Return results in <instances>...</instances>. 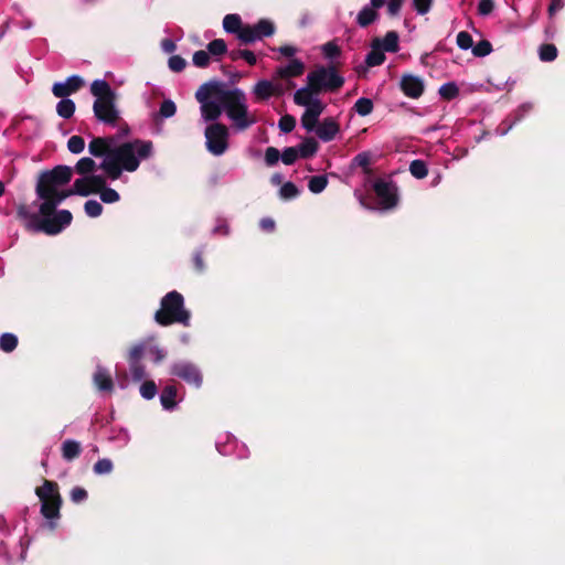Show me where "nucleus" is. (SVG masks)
Returning a JSON list of instances; mask_svg holds the SVG:
<instances>
[{"mask_svg": "<svg viewBox=\"0 0 565 565\" xmlns=\"http://www.w3.org/2000/svg\"><path fill=\"white\" fill-rule=\"evenodd\" d=\"M85 86V81L79 75H72L65 82H56L52 86V94L56 98H67L79 92Z\"/></svg>", "mask_w": 565, "mask_h": 565, "instance_id": "nucleus-14", "label": "nucleus"}, {"mask_svg": "<svg viewBox=\"0 0 565 565\" xmlns=\"http://www.w3.org/2000/svg\"><path fill=\"white\" fill-rule=\"evenodd\" d=\"M373 190L382 210H392L397 206V186L393 181L379 179L374 182Z\"/></svg>", "mask_w": 565, "mask_h": 565, "instance_id": "nucleus-11", "label": "nucleus"}, {"mask_svg": "<svg viewBox=\"0 0 565 565\" xmlns=\"http://www.w3.org/2000/svg\"><path fill=\"white\" fill-rule=\"evenodd\" d=\"M214 93L235 128L245 130L256 122L248 116L247 97L241 88L227 89L226 84L220 81V89L214 88Z\"/></svg>", "mask_w": 565, "mask_h": 565, "instance_id": "nucleus-3", "label": "nucleus"}, {"mask_svg": "<svg viewBox=\"0 0 565 565\" xmlns=\"http://www.w3.org/2000/svg\"><path fill=\"white\" fill-rule=\"evenodd\" d=\"M539 55L543 62H553L557 57V49L551 43L542 44L540 46Z\"/></svg>", "mask_w": 565, "mask_h": 565, "instance_id": "nucleus-40", "label": "nucleus"}, {"mask_svg": "<svg viewBox=\"0 0 565 565\" xmlns=\"http://www.w3.org/2000/svg\"><path fill=\"white\" fill-rule=\"evenodd\" d=\"M305 72V64L298 58L291 60L288 65L278 67L276 74L280 78H291L302 75Z\"/></svg>", "mask_w": 565, "mask_h": 565, "instance_id": "nucleus-21", "label": "nucleus"}, {"mask_svg": "<svg viewBox=\"0 0 565 565\" xmlns=\"http://www.w3.org/2000/svg\"><path fill=\"white\" fill-rule=\"evenodd\" d=\"M238 41L243 45H249L254 42L262 40L258 35L257 31H255V26L250 24H245L242 32L238 34Z\"/></svg>", "mask_w": 565, "mask_h": 565, "instance_id": "nucleus-31", "label": "nucleus"}, {"mask_svg": "<svg viewBox=\"0 0 565 565\" xmlns=\"http://www.w3.org/2000/svg\"><path fill=\"white\" fill-rule=\"evenodd\" d=\"M245 24H243L242 19L238 14H226L223 19V29L227 33L236 34L238 38L239 32H242Z\"/></svg>", "mask_w": 565, "mask_h": 565, "instance_id": "nucleus-26", "label": "nucleus"}, {"mask_svg": "<svg viewBox=\"0 0 565 565\" xmlns=\"http://www.w3.org/2000/svg\"><path fill=\"white\" fill-rule=\"evenodd\" d=\"M70 497L74 503H81L87 499L88 493L84 488L75 487L71 490Z\"/></svg>", "mask_w": 565, "mask_h": 565, "instance_id": "nucleus-62", "label": "nucleus"}, {"mask_svg": "<svg viewBox=\"0 0 565 565\" xmlns=\"http://www.w3.org/2000/svg\"><path fill=\"white\" fill-rule=\"evenodd\" d=\"M169 68L175 73L182 72L186 66V61L180 55H172L168 61Z\"/></svg>", "mask_w": 565, "mask_h": 565, "instance_id": "nucleus-57", "label": "nucleus"}, {"mask_svg": "<svg viewBox=\"0 0 565 565\" xmlns=\"http://www.w3.org/2000/svg\"><path fill=\"white\" fill-rule=\"evenodd\" d=\"M491 52H492V44L488 40H481L475 46H472V53L475 56H478V57L487 56Z\"/></svg>", "mask_w": 565, "mask_h": 565, "instance_id": "nucleus-45", "label": "nucleus"}, {"mask_svg": "<svg viewBox=\"0 0 565 565\" xmlns=\"http://www.w3.org/2000/svg\"><path fill=\"white\" fill-rule=\"evenodd\" d=\"M433 2L434 0H413V8L418 14L424 15L430 11Z\"/></svg>", "mask_w": 565, "mask_h": 565, "instance_id": "nucleus-60", "label": "nucleus"}, {"mask_svg": "<svg viewBox=\"0 0 565 565\" xmlns=\"http://www.w3.org/2000/svg\"><path fill=\"white\" fill-rule=\"evenodd\" d=\"M280 158V152L275 147H268L265 151V162L267 166H275Z\"/></svg>", "mask_w": 565, "mask_h": 565, "instance_id": "nucleus-61", "label": "nucleus"}, {"mask_svg": "<svg viewBox=\"0 0 565 565\" xmlns=\"http://www.w3.org/2000/svg\"><path fill=\"white\" fill-rule=\"evenodd\" d=\"M96 162L92 158L84 157L76 162L74 170L76 171V173L84 177L94 172L96 170Z\"/></svg>", "mask_w": 565, "mask_h": 565, "instance_id": "nucleus-33", "label": "nucleus"}, {"mask_svg": "<svg viewBox=\"0 0 565 565\" xmlns=\"http://www.w3.org/2000/svg\"><path fill=\"white\" fill-rule=\"evenodd\" d=\"M380 14L377 10L372 7L365 6L356 15V23L361 28H367L370 24L379 19Z\"/></svg>", "mask_w": 565, "mask_h": 565, "instance_id": "nucleus-27", "label": "nucleus"}, {"mask_svg": "<svg viewBox=\"0 0 565 565\" xmlns=\"http://www.w3.org/2000/svg\"><path fill=\"white\" fill-rule=\"evenodd\" d=\"M254 93L259 99H268L274 94V86L269 81H259L255 87Z\"/></svg>", "mask_w": 565, "mask_h": 565, "instance_id": "nucleus-35", "label": "nucleus"}, {"mask_svg": "<svg viewBox=\"0 0 565 565\" xmlns=\"http://www.w3.org/2000/svg\"><path fill=\"white\" fill-rule=\"evenodd\" d=\"M73 177V168L68 166H56L51 170L42 171L39 174L35 192L39 199H46V193L67 184Z\"/></svg>", "mask_w": 565, "mask_h": 565, "instance_id": "nucleus-7", "label": "nucleus"}, {"mask_svg": "<svg viewBox=\"0 0 565 565\" xmlns=\"http://www.w3.org/2000/svg\"><path fill=\"white\" fill-rule=\"evenodd\" d=\"M115 137H94L88 143V152L95 158H111L114 151Z\"/></svg>", "mask_w": 565, "mask_h": 565, "instance_id": "nucleus-15", "label": "nucleus"}, {"mask_svg": "<svg viewBox=\"0 0 565 565\" xmlns=\"http://www.w3.org/2000/svg\"><path fill=\"white\" fill-rule=\"evenodd\" d=\"M171 374L180 377L184 382L195 387H200L203 383V375L200 369L186 361L174 363L171 367Z\"/></svg>", "mask_w": 565, "mask_h": 565, "instance_id": "nucleus-12", "label": "nucleus"}, {"mask_svg": "<svg viewBox=\"0 0 565 565\" xmlns=\"http://www.w3.org/2000/svg\"><path fill=\"white\" fill-rule=\"evenodd\" d=\"M494 10V0H480L478 3V13L489 15Z\"/></svg>", "mask_w": 565, "mask_h": 565, "instance_id": "nucleus-63", "label": "nucleus"}, {"mask_svg": "<svg viewBox=\"0 0 565 565\" xmlns=\"http://www.w3.org/2000/svg\"><path fill=\"white\" fill-rule=\"evenodd\" d=\"M114 465L113 461L108 458L99 459L97 462H95L93 467V471L96 475H107L113 471Z\"/></svg>", "mask_w": 565, "mask_h": 565, "instance_id": "nucleus-46", "label": "nucleus"}, {"mask_svg": "<svg viewBox=\"0 0 565 565\" xmlns=\"http://www.w3.org/2000/svg\"><path fill=\"white\" fill-rule=\"evenodd\" d=\"M373 108L374 104L372 99L367 97L359 98L353 106V110H355L362 117L370 115L373 111Z\"/></svg>", "mask_w": 565, "mask_h": 565, "instance_id": "nucleus-37", "label": "nucleus"}, {"mask_svg": "<svg viewBox=\"0 0 565 565\" xmlns=\"http://www.w3.org/2000/svg\"><path fill=\"white\" fill-rule=\"evenodd\" d=\"M17 218L30 233H44L53 236L71 225L73 215L68 210H56L46 214L32 213L28 205L17 207Z\"/></svg>", "mask_w": 565, "mask_h": 565, "instance_id": "nucleus-2", "label": "nucleus"}, {"mask_svg": "<svg viewBox=\"0 0 565 565\" xmlns=\"http://www.w3.org/2000/svg\"><path fill=\"white\" fill-rule=\"evenodd\" d=\"M398 39L399 36L396 31H388L383 40H380V46L383 51L396 53L399 50Z\"/></svg>", "mask_w": 565, "mask_h": 565, "instance_id": "nucleus-29", "label": "nucleus"}, {"mask_svg": "<svg viewBox=\"0 0 565 565\" xmlns=\"http://www.w3.org/2000/svg\"><path fill=\"white\" fill-rule=\"evenodd\" d=\"M253 25L255 26V31H257L262 40L264 38H269L274 35L276 31L274 22H271L268 19H260L257 23Z\"/></svg>", "mask_w": 565, "mask_h": 565, "instance_id": "nucleus-32", "label": "nucleus"}, {"mask_svg": "<svg viewBox=\"0 0 565 565\" xmlns=\"http://www.w3.org/2000/svg\"><path fill=\"white\" fill-rule=\"evenodd\" d=\"M85 140L81 136H72L67 141V149L74 154H78L84 151Z\"/></svg>", "mask_w": 565, "mask_h": 565, "instance_id": "nucleus-43", "label": "nucleus"}, {"mask_svg": "<svg viewBox=\"0 0 565 565\" xmlns=\"http://www.w3.org/2000/svg\"><path fill=\"white\" fill-rule=\"evenodd\" d=\"M145 348L141 344L135 345L130 349L129 352V362H140L142 355H143Z\"/></svg>", "mask_w": 565, "mask_h": 565, "instance_id": "nucleus-64", "label": "nucleus"}, {"mask_svg": "<svg viewBox=\"0 0 565 565\" xmlns=\"http://www.w3.org/2000/svg\"><path fill=\"white\" fill-rule=\"evenodd\" d=\"M280 196L285 200H291L299 195V189L292 182H286L280 188Z\"/></svg>", "mask_w": 565, "mask_h": 565, "instance_id": "nucleus-48", "label": "nucleus"}, {"mask_svg": "<svg viewBox=\"0 0 565 565\" xmlns=\"http://www.w3.org/2000/svg\"><path fill=\"white\" fill-rule=\"evenodd\" d=\"M457 45L461 50H468V49L472 47V45H473L472 36L466 31L459 32L457 34Z\"/></svg>", "mask_w": 565, "mask_h": 565, "instance_id": "nucleus-59", "label": "nucleus"}, {"mask_svg": "<svg viewBox=\"0 0 565 565\" xmlns=\"http://www.w3.org/2000/svg\"><path fill=\"white\" fill-rule=\"evenodd\" d=\"M441 98L446 100L455 99L459 95V88L455 82L445 83L438 90Z\"/></svg>", "mask_w": 565, "mask_h": 565, "instance_id": "nucleus-39", "label": "nucleus"}, {"mask_svg": "<svg viewBox=\"0 0 565 565\" xmlns=\"http://www.w3.org/2000/svg\"><path fill=\"white\" fill-rule=\"evenodd\" d=\"M153 145L150 140L135 139L124 142L114 148L111 158H105L99 164L110 180H117L121 177L122 171L135 172L140 160L151 157Z\"/></svg>", "mask_w": 565, "mask_h": 565, "instance_id": "nucleus-1", "label": "nucleus"}, {"mask_svg": "<svg viewBox=\"0 0 565 565\" xmlns=\"http://www.w3.org/2000/svg\"><path fill=\"white\" fill-rule=\"evenodd\" d=\"M228 57L233 62L239 58H244L247 62V64L252 66L255 65L257 62L256 55L254 54V52L249 50H232L231 52H228Z\"/></svg>", "mask_w": 565, "mask_h": 565, "instance_id": "nucleus-36", "label": "nucleus"}, {"mask_svg": "<svg viewBox=\"0 0 565 565\" xmlns=\"http://www.w3.org/2000/svg\"><path fill=\"white\" fill-rule=\"evenodd\" d=\"M340 131V126L333 117H327L316 128V135L324 142L335 138Z\"/></svg>", "mask_w": 565, "mask_h": 565, "instance_id": "nucleus-18", "label": "nucleus"}, {"mask_svg": "<svg viewBox=\"0 0 565 565\" xmlns=\"http://www.w3.org/2000/svg\"><path fill=\"white\" fill-rule=\"evenodd\" d=\"M18 337L13 333L6 332L0 337V350L6 353L13 352L18 347Z\"/></svg>", "mask_w": 565, "mask_h": 565, "instance_id": "nucleus-34", "label": "nucleus"}, {"mask_svg": "<svg viewBox=\"0 0 565 565\" xmlns=\"http://www.w3.org/2000/svg\"><path fill=\"white\" fill-rule=\"evenodd\" d=\"M215 89H220V81H210L202 84L195 92V99L200 103L201 116L206 122H217L216 120L223 113V106L221 103L211 100V97H216Z\"/></svg>", "mask_w": 565, "mask_h": 565, "instance_id": "nucleus-6", "label": "nucleus"}, {"mask_svg": "<svg viewBox=\"0 0 565 565\" xmlns=\"http://www.w3.org/2000/svg\"><path fill=\"white\" fill-rule=\"evenodd\" d=\"M280 157L285 164L290 166V164L295 163V161L298 159L299 152L296 147H288V148L284 149Z\"/></svg>", "mask_w": 565, "mask_h": 565, "instance_id": "nucleus-55", "label": "nucleus"}, {"mask_svg": "<svg viewBox=\"0 0 565 565\" xmlns=\"http://www.w3.org/2000/svg\"><path fill=\"white\" fill-rule=\"evenodd\" d=\"M192 61L196 67L205 68L210 65L211 56L209 52L200 50L193 54Z\"/></svg>", "mask_w": 565, "mask_h": 565, "instance_id": "nucleus-47", "label": "nucleus"}, {"mask_svg": "<svg viewBox=\"0 0 565 565\" xmlns=\"http://www.w3.org/2000/svg\"><path fill=\"white\" fill-rule=\"evenodd\" d=\"M206 150L213 156L224 154L230 147V130L222 122H213L204 130Z\"/></svg>", "mask_w": 565, "mask_h": 565, "instance_id": "nucleus-9", "label": "nucleus"}, {"mask_svg": "<svg viewBox=\"0 0 565 565\" xmlns=\"http://www.w3.org/2000/svg\"><path fill=\"white\" fill-rule=\"evenodd\" d=\"M76 109L75 103L70 98H61L56 105V113L64 119H70Z\"/></svg>", "mask_w": 565, "mask_h": 565, "instance_id": "nucleus-30", "label": "nucleus"}, {"mask_svg": "<svg viewBox=\"0 0 565 565\" xmlns=\"http://www.w3.org/2000/svg\"><path fill=\"white\" fill-rule=\"evenodd\" d=\"M154 320L163 327L174 323L190 326L191 315L184 307L183 296L177 290L169 291L163 296L160 308L154 313Z\"/></svg>", "mask_w": 565, "mask_h": 565, "instance_id": "nucleus-4", "label": "nucleus"}, {"mask_svg": "<svg viewBox=\"0 0 565 565\" xmlns=\"http://www.w3.org/2000/svg\"><path fill=\"white\" fill-rule=\"evenodd\" d=\"M409 172L416 179H424L428 174L426 162L420 159L413 160L409 164Z\"/></svg>", "mask_w": 565, "mask_h": 565, "instance_id": "nucleus-38", "label": "nucleus"}, {"mask_svg": "<svg viewBox=\"0 0 565 565\" xmlns=\"http://www.w3.org/2000/svg\"><path fill=\"white\" fill-rule=\"evenodd\" d=\"M177 106L171 99H166L161 103L159 116L162 118H170L175 115Z\"/></svg>", "mask_w": 565, "mask_h": 565, "instance_id": "nucleus-50", "label": "nucleus"}, {"mask_svg": "<svg viewBox=\"0 0 565 565\" xmlns=\"http://www.w3.org/2000/svg\"><path fill=\"white\" fill-rule=\"evenodd\" d=\"M310 87L319 94L322 92H338L344 84V78L338 74L334 65L318 66L307 75Z\"/></svg>", "mask_w": 565, "mask_h": 565, "instance_id": "nucleus-8", "label": "nucleus"}, {"mask_svg": "<svg viewBox=\"0 0 565 565\" xmlns=\"http://www.w3.org/2000/svg\"><path fill=\"white\" fill-rule=\"evenodd\" d=\"M328 185V178L326 175L311 177L308 188L312 193H321Z\"/></svg>", "mask_w": 565, "mask_h": 565, "instance_id": "nucleus-42", "label": "nucleus"}, {"mask_svg": "<svg viewBox=\"0 0 565 565\" xmlns=\"http://www.w3.org/2000/svg\"><path fill=\"white\" fill-rule=\"evenodd\" d=\"M319 95V93L310 87L309 82H307L306 87L299 88L295 95H294V102L298 106L306 107L311 100L316 98V96Z\"/></svg>", "mask_w": 565, "mask_h": 565, "instance_id": "nucleus-23", "label": "nucleus"}, {"mask_svg": "<svg viewBox=\"0 0 565 565\" xmlns=\"http://www.w3.org/2000/svg\"><path fill=\"white\" fill-rule=\"evenodd\" d=\"M82 452L81 444L73 439H66L62 444V457L66 461H72L79 457Z\"/></svg>", "mask_w": 565, "mask_h": 565, "instance_id": "nucleus-25", "label": "nucleus"}, {"mask_svg": "<svg viewBox=\"0 0 565 565\" xmlns=\"http://www.w3.org/2000/svg\"><path fill=\"white\" fill-rule=\"evenodd\" d=\"M140 394L146 399H151L157 394V385L153 381H145L140 386Z\"/></svg>", "mask_w": 565, "mask_h": 565, "instance_id": "nucleus-52", "label": "nucleus"}, {"mask_svg": "<svg viewBox=\"0 0 565 565\" xmlns=\"http://www.w3.org/2000/svg\"><path fill=\"white\" fill-rule=\"evenodd\" d=\"M76 192H84L82 189H79V185L77 184L75 188L72 186L67 190L58 191L52 190L46 193V199H41L43 202L39 206V213L40 214H49L51 212H54L55 209L68 196L75 195Z\"/></svg>", "mask_w": 565, "mask_h": 565, "instance_id": "nucleus-13", "label": "nucleus"}, {"mask_svg": "<svg viewBox=\"0 0 565 565\" xmlns=\"http://www.w3.org/2000/svg\"><path fill=\"white\" fill-rule=\"evenodd\" d=\"M129 369L135 382H140L146 376V369L140 362H129Z\"/></svg>", "mask_w": 565, "mask_h": 565, "instance_id": "nucleus-56", "label": "nucleus"}, {"mask_svg": "<svg viewBox=\"0 0 565 565\" xmlns=\"http://www.w3.org/2000/svg\"><path fill=\"white\" fill-rule=\"evenodd\" d=\"M177 393L178 390L175 385H167L162 388L160 394V403L162 407L167 411H171L177 405Z\"/></svg>", "mask_w": 565, "mask_h": 565, "instance_id": "nucleus-24", "label": "nucleus"}, {"mask_svg": "<svg viewBox=\"0 0 565 565\" xmlns=\"http://www.w3.org/2000/svg\"><path fill=\"white\" fill-rule=\"evenodd\" d=\"M326 105L317 97L306 106V111L316 115L317 117H320Z\"/></svg>", "mask_w": 565, "mask_h": 565, "instance_id": "nucleus-58", "label": "nucleus"}, {"mask_svg": "<svg viewBox=\"0 0 565 565\" xmlns=\"http://www.w3.org/2000/svg\"><path fill=\"white\" fill-rule=\"evenodd\" d=\"M322 52L327 58L333 60L340 56L341 49L335 42L330 41L323 44Z\"/></svg>", "mask_w": 565, "mask_h": 565, "instance_id": "nucleus-53", "label": "nucleus"}, {"mask_svg": "<svg viewBox=\"0 0 565 565\" xmlns=\"http://www.w3.org/2000/svg\"><path fill=\"white\" fill-rule=\"evenodd\" d=\"M41 502V514L50 521L51 529L55 527V520L61 516L62 497L55 481L44 479L43 484L35 489Z\"/></svg>", "mask_w": 565, "mask_h": 565, "instance_id": "nucleus-5", "label": "nucleus"}, {"mask_svg": "<svg viewBox=\"0 0 565 565\" xmlns=\"http://www.w3.org/2000/svg\"><path fill=\"white\" fill-rule=\"evenodd\" d=\"M385 61V54L382 47L380 46V39H375L372 42V49L366 54L365 64L369 67L382 65Z\"/></svg>", "mask_w": 565, "mask_h": 565, "instance_id": "nucleus-22", "label": "nucleus"}, {"mask_svg": "<svg viewBox=\"0 0 565 565\" xmlns=\"http://www.w3.org/2000/svg\"><path fill=\"white\" fill-rule=\"evenodd\" d=\"M300 120L307 131H312L318 127L319 117L305 110Z\"/></svg>", "mask_w": 565, "mask_h": 565, "instance_id": "nucleus-49", "label": "nucleus"}, {"mask_svg": "<svg viewBox=\"0 0 565 565\" xmlns=\"http://www.w3.org/2000/svg\"><path fill=\"white\" fill-rule=\"evenodd\" d=\"M98 193L100 194V200L104 203H115L120 199L118 192L111 188H107L106 184Z\"/></svg>", "mask_w": 565, "mask_h": 565, "instance_id": "nucleus-51", "label": "nucleus"}, {"mask_svg": "<svg viewBox=\"0 0 565 565\" xmlns=\"http://www.w3.org/2000/svg\"><path fill=\"white\" fill-rule=\"evenodd\" d=\"M85 213L89 217H98L103 213V205L96 200H88L84 204Z\"/></svg>", "mask_w": 565, "mask_h": 565, "instance_id": "nucleus-44", "label": "nucleus"}, {"mask_svg": "<svg viewBox=\"0 0 565 565\" xmlns=\"http://www.w3.org/2000/svg\"><path fill=\"white\" fill-rule=\"evenodd\" d=\"M77 184L84 192H76V195L88 196L103 190L105 178L98 174L84 175L83 178L76 179L73 186L75 188Z\"/></svg>", "mask_w": 565, "mask_h": 565, "instance_id": "nucleus-16", "label": "nucleus"}, {"mask_svg": "<svg viewBox=\"0 0 565 565\" xmlns=\"http://www.w3.org/2000/svg\"><path fill=\"white\" fill-rule=\"evenodd\" d=\"M297 149L299 152V157L308 159L317 153L319 149V143L315 138L308 137L299 145Z\"/></svg>", "mask_w": 565, "mask_h": 565, "instance_id": "nucleus-28", "label": "nucleus"}, {"mask_svg": "<svg viewBox=\"0 0 565 565\" xmlns=\"http://www.w3.org/2000/svg\"><path fill=\"white\" fill-rule=\"evenodd\" d=\"M206 49H207V52L210 53V55H213V56H220V55H224L225 53H227V45L223 39L212 40L207 44Z\"/></svg>", "mask_w": 565, "mask_h": 565, "instance_id": "nucleus-41", "label": "nucleus"}, {"mask_svg": "<svg viewBox=\"0 0 565 565\" xmlns=\"http://www.w3.org/2000/svg\"><path fill=\"white\" fill-rule=\"evenodd\" d=\"M90 93L95 99H117L116 92L105 79H95L90 84Z\"/></svg>", "mask_w": 565, "mask_h": 565, "instance_id": "nucleus-19", "label": "nucleus"}, {"mask_svg": "<svg viewBox=\"0 0 565 565\" xmlns=\"http://www.w3.org/2000/svg\"><path fill=\"white\" fill-rule=\"evenodd\" d=\"M117 99H95L93 104V113L97 121L116 127L121 120L120 111L116 106Z\"/></svg>", "mask_w": 565, "mask_h": 565, "instance_id": "nucleus-10", "label": "nucleus"}, {"mask_svg": "<svg viewBox=\"0 0 565 565\" xmlns=\"http://www.w3.org/2000/svg\"><path fill=\"white\" fill-rule=\"evenodd\" d=\"M93 382L100 392L110 393L114 390V381L110 373L102 366H97L94 372Z\"/></svg>", "mask_w": 565, "mask_h": 565, "instance_id": "nucleus-20", "label": "nucleus"}, {"mask_svg": "<svg viewBox=\"0 0 565 565\" xmlns=\"http://www.w3.org/2000/svg\"><path fill=\"white\" fill-rule=\"evenodd\" d=\"M278 127L285 134L291 132L296 127V118L291 115H285L279 119Z\"/></svg>", "mask_w": 565, "mask_h": 565, "instance_id": "nucleus-54", "label": "nucleus"}, {"mask_svg": "<svg viewBox=\"0 0 565 565\" xmlns=\"http://www.w3.org/2000/svg\"><path fill=\"white\" fill-rule=\"evenodd\" d=\"M401 90L409 98H419L425 89L424 82L420 77L405 74L401 78L399 83Z\"/></svg>", "mask_w": 565, "mask_h": 565, "instance_id": "nucleus-17", "label": "nucleus"}]
</instances>
